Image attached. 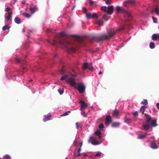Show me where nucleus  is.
<instances>
[{
	"label": "nucleus",
	"mask_w": 159,
	"mask_h": 159,
	"mask_svg": "<svg viewBox=\"0 0 159 159\" xmlns=\"http://www.w3.org/2000/svg\"><path fill=\"white\" fill-rule=\"evenodd\" d=\"M111 2V0H106L105 2V3L106 4H110Z\"/></svg>",
	"instance_id": "8fccbe9b"
},
{
	"label": "nucleus",
	"mask_w": 159,
	"mask_h": 159,
	"mask_svg": "<svg viewBox=\"0 0 159 159\" xmlns=\"http://www.w3.org/2000/svg\"><path fill=\"white\" fill-rule=\"evenodd\" d=\"M27 70V68L25 66H22V69L20 70H18L20 72H19L18 73H16V75H15V77H13V78H12V79H14V77H16L15 79L17 80V78H16V75H22L24 73V72H25ZM17 77H18V76H17Z\"/></svg>",
	"instance_id": "1a4fd4ad"
},
{
	"label": "nucleus",
	"mask_w": 159,
	"mask_h": 159,
	"mask_svg": "<svg viewBox=\"0 0 159 159\" xmlns=\"http://www.w3.org/2000/svg\"><path fill=\"white\" fill-rule=\"evenodd\" d=\"M150 147L153 149H156L158 148V146L156 143L154 141H152L150 145Z\"/></svg>",
	"instance_id": "2eb2a0df"
},
{
	"label": "nucleus",
	"mask_w": 159,
	"mask_h": 159,
	"mask_svg": "<svg viewBox=\"0 0 159 159\" xmlns=\"http://www.w3.org/2000/svg\"><path fill=\"white\" fill-rule=\"evenodd\" d=\"M124 122L126 123L129 124L132 122V119L130 118H127L126 116H125L124 118Z\"/></svg>",
	"instance_id": "a211bd4d"
},
{
	"label": "nucleus",
	"mask_w": 159,
	"mask_h": 159,
	"mask_svg": "<svg viewBox=\"0 0 159 159\" xmlns=\"http://www.w3.org/2000/svg\"><path fill=\"white\" fill-rule=\"evenodd\" d=\"M148 101L147 99H144L143 101H142L141 102V104L147 105L148 104Z\"/></svg>",
	"instance_id": "c9c22d12"
},
{
	"label": "nucleus",
	"mask_w": 159,
	"mask_h": 159,
	"mask_svg": "<svg viewBox=\"0 0 159 159\" xmlns=\"http://www.w3.org/2000/svg\"><path fill=\"white\" fill-rule=\"evenodd\" d=\"M6 76L8 79L10 78H13V77H15L16 73L20 72L18 70L16 69H11L10 68H6L5 69Z\"/></svg>",
	"instance_id": "423d86ee"
},
{
	"label": "nucleus",
	"mask_w": 159,
	"mask_h": 159,
	"mask_svg": "<svg viewBox=\"0 0 159 159\" xmlns=\"http://www.w3.org/2000/svg\"><path fill=\"white\" fill-rule=\"evenodd\" d=\"M76 127L77 129H78L79 127V124L78 122L76 123Z\"/></svg>",
	"instance_id": "603ef678"
},
{
	"label": "nucleus",
	"mask_w": 159,
	"mask_h": 159,
	"mask_svg": "<svg viewBox=\"0 0 159 159\" xmlns=\"http://www.w3.org/2000/svg\"><path fill=\"white\" fill-rule=\"evenodd\" d=\"M9 28H8V25H5L2 28V30H7L9 29Z\"/></svg>",
	"instance_id": "ea45409f"
},
{
	"label": "nucleus",
	"mask_w": 159,
	"mask_h": 159,
	"mask_svg": "<svg viewBox=\"0 0 159 159\" xmlns=\"http://www.w3.org/2000/svg\"><path fill=\"white\" fill-rule=\"evenodd\" d=\"M152 39L153 40H159V34H154L152 36Z\"/></svg>",
	"instance_id": "4468645a"
},
{
	"label": "nucleus",
	"mask_w": 159,
	"mask_h": 159,
	"mask_svg": "<svg viewBox=\"0 0 159 159\" xmlns=\"http://www.w3.org/2000/svg\"><path fill=\"white\" fill-rule=\"evenodd\" d=\"M70 112H71V111H68L65 112L62 114L61 116V117H62V116H67L69 114H70Z\"/></svg>",
	"instance_id": "72a5a7b5"
},
{
	"label": "nucleus",
	"mask_w": 159,
	"mask_h": 159,
	"mask_svg": "<svg viewBox=\"0 0 159 159\" xmlns=\"http://www.w3.org/2000/svg\"><path fill=\"white\" fill-rule=\"evenodd\" d=\"M152 18L153 23H157V18H155L154 16H152Z\"/></svg>",
	"instance_id": "79ce46f5"
},
{
	"label": "nucleus",
	"mask_w": 159,
	"mask_h": 159,
	"mask_svg": "<svg viewBox=\"0 0 159 159\" xmlns=\"http://www.w3.org/2000/svg\"><path fill=\"white\" fill-rule=\"evenodd\" d=\"M95 156L96 157H103L104 156V155L101 152H98L95 155Z\"/></svg>",
	"instance_id": "7c9ffc66"
},
{
	"label": "nucleus",
	"mask_w": 159,
	"mask_h": 159,
	"mask_svg": "<svg viewBox=\"0 0 159 159\" xmlns=\"http://www.w3.org/2000/svg\"><path fill=\"white\" fill-rule=\"evenodd\" d=\"M75 75L69 73L62 76L60 79L61 80H66L67 82L69 83L70 85L77 89H85L86 87L83 82H80L78 84H76L75 81Z\"/></svg>",
	"instance_id": "f03ea898"
},
{
	"label": "nucleus",
	"mask_w": 159,
	"mask_h": 159,
	"mask_svg": "<svg viewBox=\"0 0 159 159\" xmlns=\"http://www.w3.org/2000/svg\"><path fill=\"white\" fill-rule=\"evenodd\" d=\"M81 150V147L79 148L78 149L77 152H80Z\"/></svg>",
	"instance_id": "6e6d98bb"
},
{
	"label": "nucleus",
	"mask_w": 159,
	"mask_h": 159,
	"mask_svg": "<svg viewBox=\"0 0 159 159\" xmlns=\"http://www.w3.org/2000/svg\"><path fill=\"white\" fill-rule=\"evenodd\" d=\"M11 9V8L10 7H7L6 8L5 11V12H9V11H10Z\"/></svg>",
	"instance_id": "37998d69"
},
{
	"label": "nucleus",
	"mask_w": 159,
	"mask_h": 159,
	"mask_svg": "<svg viewBox=\"0 0 159 159\" xmlns=\"http://www.w3.org/2000/svg\"><path fill=\"white\" fill-rule=\"evenodd\" d=\"M3 158H4L5 159H11L10 156L8 154L5 155L3 157Z\"/></svg>",
	"instance_id": "58836bf2"
},
{
	"label": "nucleus",
	"mask_w": 159,
	"mask_h": 159,
	"mask_svg": "<svg viewBox=\"0 0 159 159\" xmlns=\"http://www.w3.org/2000/svg\"><path fill=\"white\" fill-rule=\"evenodd\" d=\"M130 4L134 5L136 3L135 2L134 0H130Z\"/></svg>",
	"instance_id": "de8ad7c7"
},
{
	"label": "nucleus",
	"mask_w": 159,
	"mask_h": 159,
	"mask_svg": "<svg viewBox=\"0 0 159 159\" xmlns=\"http://www.w3.org/2000/svg\"><path fill=\"white\" fill-rule=\"evenodd\" d=\"M79 92L80 93H83L84 92L85 90H78Z\"/></svg>",
	"instance_id": "3c124183"
},
{
	"label": "nucleus",
	"mask_w": 159,
	"mask_h": 159,
	"mask_svg": "<svg viewBox=\"0 0 159 159\" xmlns=\"http://www.w3.org/2000/svg\"><path fill=\"white\" fill-rule=\"evenodd\" d=\"M86 11V10H85V13L88 19H89L91 18H95L96 21L95 24L96 25H97L99 26H101L103 25V21L101 19L99 18L97 14L96 13L91 14L90 13H87Z\"/></svg>",
	"instance_id": "39448f33"
},
{
	"label": "nucleus",
	"mask_w": 159,
	"mask_h": 159,
	"mask_svg": "<svg viewBox=\"0 0 159 159\" xmlns=\"http://www.w3.org/2000/svg\"><path fill=\"white\" fill-rule=\"evenodd\" d=\"M57 57V54H55L54 56V57Z\"/></svg>",
	"instance_id": "774afa93"
},
{
	"label": "nucleus",
	"mask_w": 159,
	"mask_h": 159,
	"mask_svg": "<svg viewBox=\"0 0 159 159\" xmlns=\"http://www.w3.org/2000/svg\"><path fill=\"white\" fill-rule=\"evenodd\" d=\"M104 127V126L102 124H101L99 125V128L100 129H102Z\"/></svg>",
	"instance_id": "49530a36"
},
{
	"label": "nucleus",
	"mask_w": 159,
	"mask_h": 159,
	"mask_svg": "<svg viewBox=\"0 0 159 159\" xmlns=\"http://www.w3.org/2000/svg\"><path fill=\"white\" fill-rule=\"evenodd\" d=\"M83 145V142L82 141H81L80 142V147H81Z\"/></svg>",
	"instance_id": "13d9d810"
},
{
	"label": "nucleus",
	"mask_w": 159,
	"mask_h": 159,
	"mask_svg": "<svg viewBox=\"0 0 159 159\" xmlns=\"http://www.w3.org/2000/svg\"><path fill=\"white\" fill-rule=\"evenodd\" d=\"M84 107H81L80 110L81 111V112L84 111Z\"/></svg>",
	"instance_id": "864d4df0"
},
{
	"label": "nucleus",
	"mask_w": 159,
	"mask_h": 159,
	"mask_svg": "<svg viewBox=\"0 0 159 159\" xmlns=\"http://www.w3.org/2000/svg\"><path fill=\"white\" fill-rule=\"evenodd\" d=\"M81 104V107H86L88 106V105L87 103H85L83 101L80 100V101Z\"/></svg>",
	"instance_id": "b1692460"
},
{
	"label": "nucleus",
	"mask_w": 159,
	"mask_h": 159,
	"mask_svg": "<svg viewBox=\"0 0 159 159\" xmlns=\"http://www.w3.org/2000/svg\"><path fill=\"white\" fill-rule=\"evenodd\" d=\"M31 92L33 94L36 93L37 94H39L40 93L39 90H31Z\"/></svg>",
	"instance_id": "4c0bfd02"
},
{
	"label": "nucleus",
	"mask_w": 159,
	"mask_h": 159,
	"mask_svg": "<svg viewBox=\"0 0 159 159\" xmlns=\"http://www.w3.org/2000/svg\"><path fill=\"white\" fill-rule=\"evenodd\" d=\"M44 117V118L43 119V121L44 122H46L48 120H50L52 119V115L50 113H48L47 115H45Z\"/></svg>",
	"instance_id": "f8f14e48"
},
{
	"label": "nucleus",
	"mask_w": 159,
	"mask_h": 159,
	"mask_svg": "<svg viewBox=\"0 0 159 159\" xmlns=\"http://www.w3.org/2000/svg\"><path fill=\"white\" fill-rule=\"evenodd\" d=\"M76 144H77V142L76 141V140H75L74 141L73 143V145L74 146H76Z\"/></svg>",
	"instance_id": "5fc2aeb1"
},
{
	"label": "nucleus",
	"mask_w": 159,
	"mask_h": 159,
	"mask_svg": "<svg viewBox=\"0 0 159 159\" xmlns=\"http://www.w3.org/2000/svg\"><path fill=\"white\" fill-rule=\"evenodd\" d=\"M111 121V116L109 115H107L106 118L105 122L106 124H108Z\"/></svg>",
	"instance_id": "6ab92c4d"
},
{
	"label": "nucleus",
	"mask_w": 159,
	"mask_h": 159,
	"mask_svg": "<svg viewBox=\"0 0 159 159\" xmlns=\"http://www.w3.org/2000/svg\"><path fill=\"white\" fill-rule=\"evenodd\" d=\"M81 114L84 117H86L87 116V113H86L84 111H81Z\"/></svg>",
	"instance_id": "a19ab883"
},
{
	"label": "nucleus",
	"mask_w": 159,
	"mask_h": 159,
	"mask_svg": "<svg viewBox=\"0 0 159 159\" xmlns=\"http://www.w3.org/2000/svg\"><path fill=\"white\" fill-rule=\"evenodd\" d=\"M133 115L135 116L136 117L138 116V113L137 111H135L133 113Z\"/></svg>",
	"instance_id": "c03bdc74"
},
{
	"label": "nucleus",
	"mask_w": 159,
	"mask_h": 159,
	"mask_svg": "<svg viewBox=\"0 0 159 159\" xmlns=\"http://www.w3.org/2000/svg\"><path fill=\"white\" fill-rule=\"evenodd\" d=\"M87 156V155L86 153H84V154H83V157H86Z\"/></svg>",
	"instance_id": "0e129e2a"
},
{
	"label": "nucleus",
	"mask_w": 159,
	"mask_h": 159,
	"mask_svg": "<svg viewBox=\"0 0 159 159\" xmlns=\"http://www.w3.org/2000/svg\"><path fill=\"white\" fill-rule=\"evenodd\" d=\"M101 10L107 12L109 15L112 14L114 10V7L113 6H110L108 7L103 6L101 7Z\"/></svg>",
	"instance_id": "6e6552de"
},
{
	"label": "nucleus",
	"mask_w": 159,
	"mask_h": 159,
	"mask_svg": "<svg viewBox=\"0 0 159 159\" xmlns=\"http://www.w3.org/2000/svg\"><path fill=\"white\" fill-rule=\"evenodd\" d=\"M83 68L84 69H86L88 68L91 71H93L94 69L93 67L92 66V63L88 64L87 62H85L83 65Z\"/></svg>",
	"instance_id": "9d476101"
},
{
	"label": "nucleus",
	"mask_w": 159,
	"mask_h": 159,
	"mask_svg": "<svg viewBox=\"0 0 159 159\" xmlns=\"http://www.w3.org/2000/svg\"><path fill=\"white\" fill-rule=\"evenodd\" d=\"M49 42L55 46L66 48V50L69 53H71L75 51L76 48L72 47L71 46L69 47V46L70 44V42L66 39H64L61 40L57 41L54 40L52 41L49 40Z\"/></svg>",
	"instance_id": "7ed1b4c3"
},
{
	"label": "nucleus",
	"mask_w": 159,
	"mask_h": 159,
	"mask_svg": "<svg viewBox=\"0 0 159 159\" xmlns=\"http://www.w3.org/2000/svg\"><path fill=\"white\" fill-rule=\"evenodd\" d=\"M67 36L68 34H67L66 33L65 31L61 32L60 33L59 35V36L60 38L67 37Z\"/></svg>",
	"instance_id": "5701e85b"
},
{
	"label": "nucleus",
	"mask_w": 159,
	"mask_h": 159,
	"mask_svg": "<svg viewBox=\"0 0 159 159\" xmlns=\"http://www.w3.org/2000/svg\"><path fill=\"white\" fill-rule=\"evenodd\" d=\"M130 4V0H126L123 3V6L127 8L129 7L128 5Z\"/></svg>",
	"instance_id": "393cba45"
},
{
	"label": "nucleus",
	"mask_w": 159,
	"mask_h": 159,
	"mask_svg": "<svg viewBox=\"0 0 159 159\" xmlns=\"http://www.w3.org/2000/svg\"><path fill=\"white\" fill-rule=\"evenodd\" d=\"M14 21L16 24H18L21 23V20L19 17H16L14 19Z\"/></svg>",
	"instance_id": "cd10ccee"
},
{
	"label": "nucleus",
	"mask_w": 159,
	"mask_h": 159,
	"mask_svg": "<svg viewBox=\"0 0 159 159\" xmlns=\"http://www.w3.org/2000/svg\"><path fill=\"white\" fill-rule=\"evenodd\" d=\"M15 61L17 64L22 63L23 65L25 61L22 59H20L18 57H16L15 59Z\"/></svg>",
	"instance_id": "ddd939ff"
},
{
	"label": "nucleus",
	"mask_w": 159,
	"mask_h": 159,
	"mask_svg": "<svg viewBox=\"0 0 159 159\" xmlns=\"http://www.w3.org/2000/svg\"><path fill=\"white\" fill-rule=\"evenodd\" d=\"M143 126L144 130L147 131L149 129L150 127V125L148 124H146L143 125Z\"/></svg>",
	"instance_id": "a878e982"
},
{
	"label": "nucleus",
	"mask_w": 159,
	"mask_h": 159,
	"mask_svg": "<svg viewBox=\"0 0 159 159\" xmlns=\"http://www.w3.org/2000/svg\"><path fill=\"white\" fill-rule=\"evenodd\" d=\"M78 152V154H77V157H79L80 156L81 153H80V152Z\"/></svg>",
	"instance_id": "bf43d9fd"
},
{
	"label": "nucleus",
	"mask_w": 159,
	"mask_h": 159,
	"mask_svg": "<svg viewBox=\"0 0 159 159\" xmlns=\"http://www.w3.org/2000/svg\"><path fill=\"white\" fill-rule=\"evenodd\" d=\"M150 138L153 140L154 139V136H152Z\"/></svg>",
	"instance_id": "69168bd1"
},
{
	"label": "nucleus",
	"mask_w": 159,
	"mask_h": 159,
	"mask_svg": "<svg viewBox=\"0 0 159 159\" xmlns=\"http://www.w3.org/2000/svg\"><path fill=\"white\" fill-rule=\"evenodd\" d=\"M125 28L124 26H122L118 29H111L107 31V33L98 37L96 38V40L98 42L101 43H102L103 40H108L112 39L115 37L118 33L123 31Z\"/></svg>",
	"instance_id": "f257e3e1"
},
{
	"label": "nucleus",
	"mask_w": 159,
	"mask_h": 159,
	"mask_svg": "<svg viewBox=\"0 0 159 159\" xmlns=\"http://www.w3.org/2000/svg\"><path fill=\"white\" fill-rule=\"evenodd\" d=\"M119 114V111L117 109H115L113 113V115L115 117H117Z\"/></svg>",
	"instance_id": "2f4dec72"
},
{
	"label": "nucleus",
	"mask_w": 159,
	"mask_h": 159,
	"mask_svg": "<svg viewBox=\"0 0 159 159\" xmlns=\"http://www.w3.org/2000/svg\"><path fill=\"white\" fill-rule=\"evenodd\" d=\"M37 9V7L36 6H35L34 7H30L29 9V10L31 13L33 14L35 11Z\"/></svg>",
	"instance_id": "412c9836"
},
{
	"label": "nucleus",
	"mask_w": 159,
	"mask_h": 159,
	"mask_svg": "<svg viewBox=\"0 0 159 159\" xmlns=\"http://www.w3.org/2000/svg\"><path fill=\"white\" fill-rule=\"evenodd\" d=\"M146 117L147 118V119H146V121L147 124H149L150 123V121L152 120V118L148 115L146 116Z\"/></svg>",
	"instance_id": "c756f323"
},
{
	"label": "nucleus",
	"mask_w": 159,
	"mask_h": 159,
	"mask_svg": "<svg viewBox=\"0 0 159 159\" xmlns=\"http://www.w3.org/2000/svg\"><path fill=\"white\" fill-rule=\"evenodd\" d=\"M12 12L10 11L9 12H7L5 13L4 17L5 18V21H8L10 20L12 18Z\"/></svg>",
	"instance_id": "9b49d317"
},
{
	"label": "nucleus",
	"mask_w": 159,
	"mask_h": 159,
	"mask_svg": "<svg viewBox=\"0 0 159 159\" xmlns=\"http://www.w3.org/2000/svg\"><path fill=\"white\" fill-rule=\"evenodd\" d=\"M108 14L107 13L103 15L102 17V19L104 21H107L108 20L109 17Z\"/></svg>",
	"instance_id": "4be33fe9"
},
{
	"label": "nucleus",
	"mask_w": 159,
	"mask_h": 159,
	"mask_svg": "<svg viewBox=\"0 0 159 159\" xmlns=\"http://www.w3.org/2000/svg\"><path fill=\"white\" fill-rule=\"evenodd\" d=\"M64 90H57V91L60 95H62L64 92Z\"/></svg>",
	"instance_id": "a18cd8bd"
},
{
	"label": "nucleus",
	"mask_w": 159,
	"mask_h": 159,
	"mask_svg": "<svg viewBox=\"0 0 159 159\" xmlns=\"http://www.w3.org/2000/svg\"><path fill=\"white\" fill-rule=\"evenodd\" d=\"M22 15H23V16L27 18H29L31 16V15L30 14L27 13H23L22 14Z\"/></svg>",
	"instance_id": "473e14b6"
},
{
	"label": "nucleus",
	"mask_w": 159,
	"mask_h": 159,
	"mask_svg": "<svg viewBox=\"0 0 159 159\" xmlns=\"http://www.w3.org/2000/svg\"><path fill=\"white\" fill-rule=\"evenodd\" d=\"M147 107L146 106H142L140 108V111L143 113V114L145 111V110L146 109Z\"/></svg>",
	"instance_id": "c85d7f7f"
},
{
	"label": "nucleus",
	"mask_w": 159,
	"mask_h": 159,
	"mask_svg": "<svg viewBox=\"0 0 159 159\" xmlns=\"http://www.w3.org/2000/svg\"><path fill=\"white\" fill-rule=\"evenodd\" d=\"M67 26L69 28H70L72 27V26H70L69 24H67Z\"/></svg>",
	"instance_id": "680f3d73"
},
{
	"label": "nucleus",
	"mask_w": 159,
	"mask_h": 159,
	"mask_svg": "<svg viewBox=\"0 0 159 159\" xmlns=\"http://www.w3.org/2000/svg\"><path fill=\"white\" fill-rule=\"evenodd\" d=\"M89 2V3L91 5H94V2L93 1H92V0H90Z\"/></svg>",
	"instance_id": "09e8293b"
},
{
	"label": "nucleus",
	"mask_w": 159,
	"mask_h": 159,
	"mask_svg": "<svg viewBox=\"0 0 159 159\" xmlns=\"http://www.w3.org/2000/svg\"><path fill=\"white\" fill-rule=\"evenodd\" d=\"M47 30H48V31H50V32H52V30H49L48 29H47Z\"/></svg>",
	"instance_id": "338daca9"
},
{
	"label": "nucleus",
	"mask_w": 159,
	"mask_h": 159,
	"mask_svg": "<svg viewBox=\"0 0 159 159\" xmlns=\"http://www.w3.org/2000/svg\"><path fill=\"white\" fill-rule=\"evenodd\" d=\"M75 40L77 41L78 42L81 43L83 41V39L79 36L74 35V36Z\"/></svg>",
	"instance_id": "f3484780"
},
{
	"label": "nucleus",
	"mask_w": 159,
	"mask_h": 159,
	"mask_svg": "<svg viewBox=\"0 0 159 159\" xmlns=\"http://www.w3.org/2000/svg\"><path fill=\"white\" fill-rule=\"evenodd\" d=\"M149 47L152 49L155 48V46L154 43L153 42H151L149 44Z\"/></svg>",
	"instance_id": "f704fd0d"
},
{
	"label": "nucleus",
	"mask_w": 159,
	"mask_h": 159,
	"mask_svg": "<svg viewBox=\"0 0 159 159\" xmlns=\"http://www.w3.org/2000/svg\"><path fill=\"white\" fill-rule=\"evenodd\" d=\"M120 123L118 122H114L112 123V126L113 127H117L120 125Z\"/></svg>",
	"instance_id": "bb28decb"
},
{
	"label": "nucleus",
	"mask_w": 159,
	"mask_h": 159,
	"mask_svg": "<svg viewBox=\"0 0 159 159\" xmlns=\"http://www.w3.org/2000/svg\"><path fill=\"white\" fill-rule=\"evenodd\" d=\"M156 106L158 109H159V103H157L156 104Z\"/></svg>",
	"instance_id": "4d7b16f0"
},
{
	"label": "nucleus",
	"mask_w": 159,
	"mask_h": 159,
	"mask_svg": "<svg viewBox=\"0 0 159 159\" xmlns=\"http://www.w3.org/2000/svg\"><path fill=\"white\" fill-rule=\"evenodd\" d=\"M102 74V72L101 71H100L98 73V75H100Z\"/></svg>",
	"instance_id": "e2e57ef3"
},
{
	"label": "nucleus",
	"mask_w": 159,
	"mask_h": 159,
	"mask_svg": "<svg viewBox=\"0 0 159 159\" xmlns=\"http://www.w3.org/2000/svg\"><path fill=\"white\" fill-rule=\"evenodd\" d=\"M32 33V31L31 30H28V33L29 34H30Z\"/></svg>",
	"instance_id": "052dcab7"
},
{
	"label": "nucleus",
	"mask_w": 159,
	"mask_h": 159,
	"mask_svg": "<svg viewBox=\"0 0 159 159\" xmlns=\"http://www.w3.org/2000/svg\"><path fill=\"white\" fill-rule=\"evenodd\" d=\"M147 136V134H140L139 135L138 138L140 139H142L145 138Z\"/></svg>",
	"instance_id": "e433bc0d"
},
{
	"label": "nucleus",
	"mask_w": 159,
	"mask_h": 159,
	"mask_svg": "<svg viewBox=\"0 0 159 159\" xmlns=\"http://www.w3.org/2000/svg\"><path fill=\"white\" fill-rule=\"evenodd\" d=\"M157 120L156 119L152 120L150 125L153 127L156 126L157 125Z\"/></svg>",
	"instance_id": "aec40b11"
},
{
	"label": "nucleus",
	"mask_w": 159,
	"mask_h": 159,
	"mask_svg": "<svg viewBox=\"0 0 159 159\" xmlns=\"http://www.w3.org/2000/svg\"><path fill=\"white\" fill-rule=\"evenodd\" d=\"M154 11L157 16H159V4L155 6Z\"/></svg>",
	"instance_id": "dca6fc26"
},
{
	"label": "nucleus",
	"mask_w": 159,
	"mask_h": 159,
	"mask_svg": "<svg viewBox=\"0 0 159 159\" xmlns=\"http://www.w3.org/2000/svg\"><path fill=\"white\" fill-rule=\"evenodd\" d=\"M115 10L117 12H122L125 17H130L131 16V14L130 12L124 10L121 7H116L115 8Z\"/></svg>",
	"instance_id": "0eeeda50"
},
{
	"label": "nucleus",
	"mask_w": 159,
	"mask_h": 159,
	"mask_svg": "<svg viewBox=\"0 0 159 159\" xmlns=\"http://www.w3.org/2000/svg\"><path fill=\"white\" fill-rule=\"evenodd\" d=\"M101 132L100 129H98L93 136H90L88 140L89 143H91L93 145L100 144L104 141L101 136Z\"/></svg>",
	"instance_id": "20e7f679"
}]
</instances>
